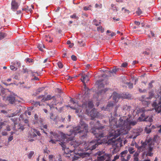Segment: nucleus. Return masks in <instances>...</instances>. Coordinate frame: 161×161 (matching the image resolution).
<instances>
[{
  "instance_id": "7c9ffc66",
  "label": "nucleus",
  "mask_w": 161,
  "mask_h": 161,
  "mask_svg": "<svg viewBox=\"0 0 161 161\" xmlns=\"http://www.w3.org/2000/svg\"><path fill=\"white\" fill-rule=\"evenodd\" d=\"M34 153V152L33 151H31L30 152L28 155V157L29 158L31 159L32 157V156Z\"/></svg>"
},
{
  "instance_id": "e2e57ef3",
  "label": "nucleus",
  "mask_w": 161,
  "mask_h": 161,
  "mask_svg": "<svg viewBox=\"0 0 161 161\" xmlns=\"http://www.w3.org/2000/svg\"><path fill=\"white\" fill-rule=\"evenodd\" d=\"M6 130L7 131H10L11 130L10 127L9 125H8L7 126Z\"/></svg>"
},
{
  "instance_id": "dca6fc26",
  "label": "nucleus",
  "mask_w": 161,
  "mask_h": 161,
  "mask_svg": "<svg viewBox=\"0 0 161 161\" xmlns=\"http://www.w3.org/2000/svg\"><path fill=\"white\" fill-rule=\"evenodd\" d=\"M70 101L71 102V103H72L73 104H75V107H70V106L69 105H68L67 106V107H70L72 109H77V108H78V107H79L76 104L77 103H76L72 99H71L70 100Z\"/></svg>"
},
{
  "instance_id": "2f4dec72",
  "label": "nucleus",
  "mask_w": 161,
  "mask_h": 161,
  "mask_svg": "<svg viewBox=\"0 0 161 161\" xmlns=\"http://www.w3.org/2000/svg\"><path fill=\"white\" fill-rule=\"evenodd\" d=\"M91 7L92 6L91 5H89L88 6H85L83 8V9L86 11L90 10H91Z\"/></svg>"
},
{
  "instance_id": "5701e85b",
  "label": "nucleus",
  "mask_w": 161,
  "mask_h": 161,
  "mask_svg": "<svg viewBox=\"0 0 161 161\" xmlns=\"http://www.w3.org/2000/svg\"><path fill=\"white\" fill-rule=\"evenodd\" d=\"M128 151H129L130 153L131 154H133L135 152L134 148L132 147H129L128 148Z\"/></svg>"
},
{
  "instance_id": "a18cd8bd",
  "label": "nucleus",
  "mask_w": 161,
  "mask_h": 161,
  "mask_svg": "<svg viewBox=\"0 0 161 161\" xmlns=\"http://www.w3.org/2000/svg\"><path fill=\"white\" fill-rule=\"evenodd\" d=\"M130 97V95L129 94H125V95H124V96H123V97L125 99H129V97Z\"/></svg>"
},
{
  "instance_id": "6e6d98bb",
  "label": "nucleus",
  "mask_w": 161,
  "mask_h": 161,
  "mask_svg": "<svg viewBox=\"0 0 161 161\" xmlns=\"http://www.w3.org/2000/svg\"><path fill=\"white\" fill-rule=\"evenodd\" d=\"M140 135V133L138 132H137L136 134V135H135L133 137V139H135L136 138V137Z\"/></svg>"
},
{
  "instance_id": "8fccbe9b",
  "label": "nucleus",
  "mask_w": 161,
  "mask_h": 161,
  "mask_svg": "<svg viewBox=\"0 0 161 161\" xmlns=\"http://www.w3.org/2000/svg\"><path fill=\"white\" fill-rule=\"evenodd\" d=\"M72 59L74 61H76L77 59V57L74 55H72L71 56Z\"/></svg>"
},
{
  "instance_id": "09e8293b",
  "label": "nucleus",
  "mask_w": 161,
  "mask_h": 161,
  "mask_svg": "<svg viewBox=\"0 0 161 161\" xmlns=\"http://www.w3.org/2000/svg\"><path fill=\"white\" fill-rule=\"evenodd\" d=\"M138 90H139V91L140 93L145 92H146V90L145 89H144L143 90H142L141 88H139Z\"/></svg>"
},
{
  "instance_id": "9d476101",
  "label": "nucleus",
  "mask_w": 161,
  "mask_h": 161,
  "mask_svg": "<svg viewBox=\"0 0 161 161\" xmlns=\"http://www.w3.org/2000/svg\"><path fill=\"white\" fill-rule=\"evenodd\" d=\"M145 147L143 146L142 145L141 146L139 147V148H138V151H139V152H136L134 154L133 161H139L138 157L139 156V153L140 152L144 151L145 150Z\"/></svg>"
},
{
  "instance_id": "a211bd4d",
  "label": "nucleus",
  "mask_w": 161,
  "mask_h": 161,
  "mask_svg": "<svg viewBox=\"0 0 161 161\" xmlns=\"http://www.w3.org/2000/svg\"><path fill=\"white\" fill-rule=\"evenodd\" d=\"M89 77L88 75H82V79H81V80L83 83L85 82V81H87L89 80Z\"/></svg>"
},
{
  "instance_id": "58836bf2",
  "label": "nucleus",
  "mask_w": 161,
  "mask_h": 161,
  "mask_svg": "<svg viewBox=\"0 0 161 161\" xmlns=\"http://www.w3.org/2000/svg\"><path fill=\"white\" fill-rule=\"evenodd\" d=\"M145 131L147 134H148L151 132V130L150 128L146 127L145 128Z\"/></svg>"
},
{
  "instance_id": "603ef678",
  "label": "nucleus",
  "mask_w": 161,
  "mask_h": 161,
  "mask_svg": "<svg viewBox=\"0 0 161 161\" xmlns=\"http://www.w3.org/2000/svg\"><path fill=\"white\" fill-rule=\"evenodd\" d=\"M34 130V132L36 133L38 136H40L41 135V134L40 133L39 131H38L36 130Z\"/></svg>"
},
{
  "instance_id": "20e7f679",
  "label": "nucleus",
  "mask_w": 161,
  "mask_h": 161,
  "mask_svg": "<svg viewBox=\"0 0 161 161\" xmlns=\"http://www.w3.org/2000/svg\"><path fill=\"white\" fill-rule=\"evenodd\" d=\"M151 139H149L148 141L147 142H145L142 143V145L146 147L147 144H148V147L147 148V151L146 154V156L152 157L153 156V153L152 152L153 150L155 148L154 145L155 143H157L154 140H153L151 141Z\"/></svg>"
},
{
  "instance_id": "37998d69",
  "label": "nucleus",
  "mask_w": 161,
  "mask_h": 161,
  "mask_svg": "<svg viewBox=\"0 0 161 161\" xmlns=\"http://www.w3.org/2000/svg\"><path fill=\"white\" fill-rule=\"evenodd\" d=\"M153 82V81L152 80L150 83H149L148 84V88H152L153 86L152 85V83Z\"/></svg>"
},
{
  "instance_id": "4c0bfd02",
  "label": "nucleus",
  "mask_w": 161,
  "mask_h": 161,
  "mask_svg": "<svg viewBox=\"0 0 161 161\" xmlns=\"http://www.w3.org/2000/svg\"><path fill=\"white\" fill-rule=\"evenodd\" d=\"M5 121L3 122H0V130H1L3 126H4L5 125Z\"/></svg>"
},
{
  "instance_id": "4468645a",
  "label": "nucleus",
  "mask_w": 161,
  "mask_h": 161,
  "mask_svg": "<svg viewBox=\"0 0 161 161\" xmlns=\"http://www.w3.org/2000/svg\"><path fill=\"white\" fill-rule=\"evenodd\" d=\"M113 99L115 102H117L118 99L120 97L119 95L116 92H114L113 93Z\"/></svg>"
},
{
  "instance_id": "3c124183",
  "label": "nucleus",
  "mask_w": 161,
  "mask_h": 161,
  "mask_svg": "<svg viewBox=\"0 0 161 161\" xmlns=\"http://www.w3.org/2000/svg\"><path fill=\"white\" fill-rule=\"evenodd\" d=\"M10 69L11 70H15L16 69V68L13 65H11L10 67Z\"/></svg>"
},
{
  "instance_id": "9b49d317",
  "label": "nucleus",
  "mask_w": 161,
  "mask_h": 161,
  "mask_svg": "<svg viewBox=\"0 0 161 161\" xmlns=\"http://www.w3.org/2000/svg\"><path fill=\"white\" fill-rule=\"evenodd\" d=\"M152 106L154 108L155 111L157 113H161V100L159 101L158 104L156 102L152 104Z\"/></svg>"
},
{
  "instance_id": "aec40b11",
  "label": "nucleus",
  "mask_w": 161,
  "mask_h": 161,
  "mask_svg": "<svg viewBox=\"0 0 161 161\" xmlns=\"http://www.w3.org/2000/svg\"><path fill=\"white\" fill-rule=\"evenodd\" d=\"M54 97V96H53L52 97H51V95H49L47 96L46 97H43L42 100V102H44L45 101H47L50 100L52 99V98H53Z\"/></svg>"
},
{
  "instance_id": "de8ad7c7",
  "label": "nucleus",
  "mask_w": 161,
  "mask_h": 161,
  "mask_svg": "<svg viewBox=\"0 0 161 161\" xmlns=\"http://www.w3.org/2000/svg\"><path fill=\"white\" fill-rule=\"evenodd\" d=\"M128 65V63L126 62L123 63L121 65V67H126Z\"/></svg>"
},
{
  "instance_id": "a878e982",
  "label": "nucleus",
  "mask_w": 161,
  "mask_h": 161,
  "mask_svg": "<svg viewBox=\"0 0 161 161\" xmlns=\"http://www.w3.org/2000/svg\"><path fill=\"white\" fill-rule=\"evenodd\" d=\"M6 36V34L3 33H0V40H1L4 38Z\"/></svg>"
},
{
  "instance_id": "c9c22d12",
  "label": "nucleus",
  "mask_w": 161,
  "mask_h": 161,
  "mask_svg": "<svg viewBox=\"0 0 161 161\" xmlns=\"http://www.w3.org/2000/svg\"><path fill=\"white\" fill-rule=\"evenodd\" d=\"M57 65L58 68L60 69H61L63 67V65L60 61H59L57 63Z\"/></svg>"
},
{
  "instance_id": "bb28decb",
  "label": "nucleus",
  "mask_w": 161,
  "mask_h": 161,
  "mask_svg": "<svg viewBox=\"0 0 161 161\" xmlns=\"http://www.w3.org/2000/svg\"><path fill=\"white\" fill-rule=\"evenodd\" d=\"M22 10L25 11L26 12H31V8H29L28 6H27L26 8H25L22 9Z\"/></svg>"
},
{
  "instance_id": "5fc2aeb1",
  "label": "nucleus",
  "mask_w": 161,
  "mask_h": 161,
  "mask_svg": "<svg viewBox=\"0 0 161 161\" xmlns=\"http://www.w3.org/2000/svg\"><path fill=\"white\" fill-rule=\"evenodd\" d=\"M13 139V136L12 135H10V136L8 139V142H9L11 141Z\"/></svg>"
},
{
  "instance_id": "c756f323",
  "label": "nucleus",
  "mask_w": 161,
  "mask_h": 161,
  "mask_svg": "<svg viewBox=\"0 0 161 161\" xmlns=\"http://www.w3.org/2000/svg\"><path fill=\"white\" fill-rule=\"evenodd\" d=\"M128 86V88L129 89H132L133 87V84L130 82H126L125 83Z\"/></svg>"
},
{
  "instance_id": "f257e3e1",
  "label": "nucleus",
  "mask_w": 161,
  "mask_h": 161,
  "mask_svg": "<svg viewBox=\"0 0 161 161\" xmlns=\"http://www.w3.org/2000/svg\"><path fill=\"white\" fill-rule=\"evenodd\" d=\"M111 117L109 119V137L108 143L112 145H117L119 142V138L116 139L120 135H125L128 133L130 130L131 126L136 125L137 122L136 120H133L130 115L127 116H123L120 118L119 120L112 116V113H110Z\"/></svg>"
},
{
  "instance_id": "ea45409f",
  "label": "nucleus",
  "mask_w": 161,
  "mask_h": 161,
  "mask_svg": "<svg viewBox=\"0 0 161 161\" xmlns=\"http://www.w3.org/2000/svg\"><path fill=\"white\" fill-rule=\"evenodd\" d=\"M78 43L80 46H83L84 45V43L82 40H80L78 42Z\"/></svg>"
},
{
  "instance_id": "c85d7f7f",
  "label": "nucleus",
  "mask_w": 161,
  "mask_h": 161,
  "mask_svg": "<svg viewBox=\"0 0 161 161\" xmlns=\"http://www.w3.org/2000/svg\"><path fill=\"white\" fill-rule=\"evenodd\" d=\"M18 127L16 129L17 130H23L25 128L24 126L20 124H19L18 125Z\"/></svg>"
},
{
  "instance_id": "c03bdc74",
  "label": "nucleus",
  "mask_w": 161,
  "mask_h": 161,
  "mask_svg": "<svg viewBox=\"0 0 161 161\" xmlns=\"http://www.w3.org/2000/svg\"><path fill=\"white\" fill-rule=\"evenodd\" d=\"M22 72V73L23 74L28 73V71L27 69H26L23 68V69Z\"/></svg>"
},
{
  "instance_id": "2eb2a0df",
  "label": "nucleus",
  "mask_w": 161,
  "mask_h": 161,
  "mask_svg": "<svg viewBox=\"0 0 161 161\" xmlns=\"http://www.w3.org/2000/svg\"><path fill=\"white\" fill-rule=\"evenodd\" d=\"M50 133L52 135L51 136V138H55L56 140V141H59L58 140V138L60 136L57 133L53 132L52 131L50 132Z\"/></svg>"
},
{
  "instance_id": "69168bd1",
  "label": "nucleus",
  "mask_w": 161,
  "mask_h": 161,
  "mask_svg": "<svg viewBox=\"0 0 161 161\" xmlns=\"http://www.w3.org/2000/svg\"><path fill=\"white\" fill-rule=\"evenodd\" d=\"M135 147L137 148V150H138V148H139V146L137 144V143L136 142L135 143Z\"/></svg>"
},
{
  "instance_id": "b1692460",
  "label": "nucleus",
  "mask_w": 161,
  "mask_h": 161,
  "mask_svg": "<svg viewBox=\"0 0 161 161\" xmlns=\"http://www.w3.org/2000/svg\"><path fill=\"white\" fill-rule=\"evenodd\" d=\"M59 143L62 147L63 150H64L66 148L65 142H60V143Z\"/></svg>"
},
{
  "instance_id": "72a5a7b5",
  "label": "nucleus",
  "mask_w": 161,
  "mask_h": 161,
  "mask_svg": "<svg viewBox=\"0 0 161 161\" xmlns=\"http://www.w3.org/2000/svg\"><path fill=\"white\" fill-rule=\"evenodd\" d=\"M70 17L71 18L75 19H79L78 17L76 16L75 14H74L72 15H70Z\"/></svg>"
},
{
  "instance_id": "a19ab883",
  "label": "nucleus",
  "mask_w": 161,
  "mask_h": 161,
  "mask_svg": "<svg viewBox=\"0 0 161 161\" xmlns=\"http://www.w3.org/2000/svg\"><path fill=\"white\" fill-rule=\"evenodd\" d=\"M50 36L49 35H48L46 36V37L45 38H46L45 40L46 41H48L49 42H52V39H50L49 40H48V38H50Z\"/></svg>"
},
{
  "instance_id": "f03ea898",
  "label": "nucleus",
  "mask_w": 161,
  "mask_h": 161,
  "mask_svg": "<svg viewBox=\"0 0 161 161\" xmlns=\"http://www.w3.org/2000/svg\"><path fill=\"white\" fill-rule=\"evenodd\" d=\"M95 122H91L90 125L92 127L91 132L94 134L97 139L94 140L89 142H85L83 144V151H88V152L86 153V154L89 155V153L95 149L98 146L102 143L98 142L99 140L104 136L102 132L100 130L105 128L104 126L101 125L99 121H97L96 124Z\"/></svg>"
},
{
  "instance_id": "052dcab7",
  "label": "nucleus",
  "mask_w": 161,
  "mask_h": 161,
  "mask_svg": "<svg viewBox=\"0 0 161 161\" xmlns=\"http://www.w3.org/2000/svg\"><path fill=\"white\" fill-rule=\"evenodd\" d=\"M134 23L137 26L139 25L140 24V23L139 22L137 21H134Z\"/></svg>"
},
{
  "instance_id": "ddd939ff",
  "label": "nucleus",
  "mask_w": 161,
  "mask_h": 161,
  "mask_svg": "<svg viewBox=\"0 0 161 161\" xmlns=\"http://www.w3.org/2000/svg\"><path fill=\"white\" fill-rule=\"evenodd\" d=\"M138 113H141V116L138 118V119L140 121H143V119L145 117V111L143 109L141 108L137 111Z\"/></svg>"
},
{
  "instance_id": "412c9836",
  "label": "nucleus",
  "mask_w": 161,
  "mask_h": 161,
  "mask_svg": "<svg viewBox=\"0 0 161 161\" xmlns=\"http://www.w3.org/2000/svg\"><path fill=\"white\" fill-rule=\"evenodd\" d=\"M11 120L14 122V126L13 127V129L14 130H16L15 129L16 128V125L18 124L16 122V121L17 120V119L16 118H12L11 119Z\"/></svg>"
},
{
  "instance_id": "cd10ccee",
  "label": "nucleus",
  "mask_w": 161,
  "mask_h": 161,
  "mask_svg": "<svg viewBox=\"0 0 161 161\" xmlns=\"http://www.w3.org/2000/svg\"><path fill=\"white\" fill-rule=\"evenodd\" d=\"M37 47L41 51H43V48L44 47V46L43 44H39Z\"/></svg>"
},
{
  "instance_id": "774afa93",
  "label": "nucleus",
  "mask_w": 161,
  "mask_h": 161,
  "mask_svg": "<svg viewBox=\"0 0 161 161\" xmlns=\"http://www.w3.org/2000/svg\"><path fill=\"white\" fill-rule=\"evenodd\" d=\"M53 155H50L49 156V158L50 160H52V158L53 157Z\"/></svg>"
},
{
  "instance_id": "13d9d810",
  "label": "nucleus",
  "mask_w": 161,
  "mask_h": 161,
  "mask_svg": "<svg viewBox=\"0 0 161 161\" xmlns=\"http://www.w3.org/2000/svg\"><path fill=\"white\" fill-rule=\"evenodd\" d=\"M26 61L27 62H28L29 63H31L33 62V60L29 58H27L26 59Z\"/></svg>"
},
{
  "instance_id": "f704fd0d",
  "label": "nucleus",
  "mask_w": 161,
  "mask_h": 161,
  "mask_svg": "<svg viewBox=\"0 0 161 161\" xmlns=\"http://www.w3.org/2000/svg\"><path fill=\"white\" fill-rule=\"evenodd\" d=\"M119 70V68H115L113 69L110 71V73H115L117 72Z\"/></svg>"
},
{
  "instance_id": "423d86ee",
  "label": "nucleus",
  "mask_w": 161,
  "mask_h": 161,
  "mask_svg": "<svg viewBox=\"0 0 161 161\" xmlns=\"http://www.w3.org/2000/svg\"><path fill=\"white\" fill-rule=\"evenodd\" d=\"M77 105L79 107H81L83 108L88 109L90 110V109L92 108L93 106V103L92 101H87L86 99L83 100L82 104L79 103L78 102L76 103Z\"/></svg>"
},
{
  "instance_id": "6ab92c4d",
  "label": "nucleus",
  "mask_w": 161,
  "mask_h": 161,
  "mask_svg": "<svg viewBox=\"0 0 161 161\" xmlns=\"http://www.w3.org/2000/svg\"><path fill=\"white\" fill-rule=\"evenodd\" d=\"M15 99V97L14 96L12 95L9 96L7 98V100L11 104H13L14 102Z\"/></svg>"
},
{
  "instance_id": "473e14b6",
  "label": "nucleus",
  "mask_w": 161,
  "mask_h": 161,
  "mask_svg": "<svg viewBox=\"0 0 161 161\" xmlns=\"http://www.w3.org/2000/svg\"><path fill=\"white\" fill-rule=\"evenodd\" d=\"M93 22L94 23V25L97 26H98L101 24V22H99L98 23L96 19H94L93 20Z\"/></svg>"
},
{
  "instance_id": "39448f33",
  "label": "nucleus",
  "mask_w": 161,
  "mask_h": 161,
  "mask_svg": "<svg viewBox=\"0 0 161 161\" xmlns=\"http://www.w3.org/2000/svg\"><path fill=\"white\" fill-rule=\"evenodd\" d=\"M104 152L103 151H99L95 154V156L97 157V161H110L111 154H104Z\"/></svg>"
},
{
  "instance_id": "1a4fd4ad",
  "label": "nucleus",
  "mask_w": 161,
  "mask_h": 161,
  "mask_svg": "<svg viewBox=\"0 0 161 161\" xmlns=\"http://www.w3.org/2000/svg\"><path fill=\"white\" fill-rule=\"evenodd\" d=\"M128 151L127 150L122 152L120 154L121 161H128L131 158V155L127 154Z\"/></svg>"
},
{
  "instance_id": "7ed1b4c3",
  "label": "nucleus",
  "mask_w": 161,
  "mask_h": 161,
  "mask_svg": "<svg viewBox=\"0 0 161 161\" xmlns=\"http://www.w3.org/2000/svg\"><path fill=\"white\" fill-rule=\"evenodd\" d=\"M71 134L68 135L69 136H73L70 138H68L69 141L73 139L74 136L78 134L79 137L83 139L87 137V133L88 132V125L84 121L80 120V124L76 127L74 128L73 130H70Z\"/></svg>"
},
{
  "instance_id": "864d4df0",
  "label": "nucleus",
  "mask_w": 161,
  "mask_h": 161,
  "mask_svg": "<svg viewBox=\"0 0 161 161\" xmlns=\"http://www.w3.org/2000/svg\"><path fill=\"white\" fill-rule=\"evenodd\" d=\"M119 158V155H117L114 157V159L112 160V161H115V160L118 159Z\"/></svg>"
},
{
  "instance_id": "e433bc0d",
  "label": "nucleus",
  "mask_w": 161,
  "mask_h": 161,
  "mask_svg": "<svg viewBox=\"0 0 161 161\" xmlns=\"http://www.w3.org/2000/svg\"><path fill=\"white\" fill-rule=\"evenodd\" d=\"M119 107V106L117 105L116 106H115V109H114V115L116 116L118 115V114H117V109Z\"/></svg>"
},
{
  "instance_id": "49530a36",
  "label": "nucleus",
  "mask_w": 161,
  "mask_h": 161,
  "mask_svg": "<svg viewBox=\"0 0 161 161\" xmlns=\"http://www.w3.org/2000/svg\"><path fill=\"white\" fill-rule=\"evenodd\" d=\"M56 141V139H55V140H53V138H51V140L49 141V142H51L52 143H53V144H55L56 143V141Z\"/></svg>"
},
{
  "instance_id": "0e129e2a",
  "label": "nucleus",
  "mask_w": 161,
  "mask_h": 161,
  "mask_svg": "<svg viewBox=\"0 0 161 161\" xmlns=\"http://www.w3.org/2000/svg\"><path fill=\"white\" fill-rule=\"evenodd\" d=\"M45 96L44 95H42L41 96H40L38 97V99H40L41 98H43V97H44Z\"/></svg>"
},
{
  "instance_id": "79ce46f5",
  "label": "nucleus",
  "mask_w": 161,
  "mask_h": 161,
  "mask_svg": "<svg viewBox=\"0 0 161 161\" xmlns=\"http://www.w3.org/2000/svg\"><path fill=\"white\" fill-rule=\"evenodd\" d=\"M136 13L138 15H140L142 14V12L141 11V9L139 8H138L137 9V11H136Z\"/></svg>"
},
{
  "instance_id": "680f3d73",
  "label": "nucleus",
  "mask_w": 161,
  "mask_h": 161,
  "mask_svg": "<svg viewBox=\"0 0 161 161\" xmlns=\"http://www.w3.org/2000/svg\"><path fill=\"white\" fill-rule=\"evenodd\" d=\"M113 20L115 21H119L120 20V19L119 18H116L115 17H114V18H113Z\"/></svg>"
},
{
  "instance_id": "4be33fe9",
  "label": "nucleus",
  "mask_w": 161,
  "mask_h": 161,
  "mask_svg": "<svg viewBox=\"0 0 161 161\" xmlns=\"http://www.w3.org/2000/svg\"><path fill=\"white\" fill-rule=\"evenodd\" d=\"M143 121H148L151 122L153 121V119L151 117L147 116L145 118L143 119H142Z\"/></svg>"
},
{
  "instance_id": "bf43d9fd",
  "label": "nucleus",
  "mask_w": 161,
  "mask_h": 161,
  "mask_svg": "<svg viewBox=\"0 0 161 161\" xmlns=\"http://www.w3.org/2000/svg\"><path fill=\"white\" fill-rule=\"evenodd\" d=\"M2 134L3 136H6L7 135V132L5 131H3L2 132Z\"/></svg>"
},
{
  "instance_id": "0eeeda50",
  "label": "nucleus",
  "mask_w": 161,
  "mask_h": 161,
  "mask_svg": "<svg viewBox=\"0 0 161 161\" xmlns=\"http://www.w3.org/2000/svg\"><path fill=\"white\" fill-rule=\"evenodd\" d=\"M83 142L80 143L77 142H73L71 144V146H73L74 147V151L75 153L77 151H82L83 152Z\"/></svg>"
},
{
  "instance_id": "4d7b16f0",
  "label": "nucleus",
  "mask_w": 161,
  "mask_h": 161,
  "mask_svg": "<svg viewBox=\"0 0 161 161\" xmlns=\"http://www.w3.org/2000/svg\"><path fill=\"white\" fill-rule=\"evenodd\" d=\"M47 105H48L49 107H50V109H52V108H54V104H48Z\"/></svg>"
},
{
  "instance_id": "393cba45",
  "label": "nucleus",
  "mask_w": 161,
  "mask_h": 161,
  "mask_svg": "<svg viewBox=\"0 0 161 161\" xmlns=\"http://www.w3.org/2000/svg\"><path fill=\"white\" fill-rule=\"evenodd\" d=\"M97 30L98 31L101 32L102 33L104 31V29L101 25H100L99 26L97 27Z\"/></svg>"
},
{
  "instance_id": "f8f14e48",
  "label": "nucleus",
  "mask_w": 161,
  "mask_h": 161,
  "mask_svg": "<svg viewBox=\"0 0 161 161\" xmlns=\"http://www.w3.org/2000/svg\"><path fill=\"white\" fill-rule=\"evenodd\" d=\"M19 5L16 2L15 0H12L11 3V9L14 11L17 9Z\"/></svg>"
},
{
  "instance_id": "338daca9",
  "label": "nucleus",
  "mask_w": 161,
  "mask_h": 161,
  "mask_svg": "<svg viewBox=\"0 0 161 161\" xmlns=\"http://www.w3.org/2000/svg\"><path fill=\"white\" fill-rule=\"evenodd\" d=\"M14 78L16 80H18L19 79L18 76L17 75H14Z\"/></svg>"
},
{
  "instance_id": "6e6552de",
  "label": "nucleus",
  "mask_w": 161,
  "mask_h": 161,
  "mask_svg": "<svg viewBox=\"0 0 161 161\" xmlns=\"http://www.w3.org/2000/svg\"><path fill=\"white\" fill-rule=\"evenodd\" d=\"M86 114L91 117V119L93 120L96 118H97L99 116V113L97 112L95 109H92L91 111L89 110L88 109H86Z\"/></svg>"
},
{
  "instance_id": "f3484780",
  "label": "nucleus",
  "mask_w": 161,
  "mask_h": 161,
  "mask_svg": "<svg viewBox=\"0 0 161 161\" xmlns=\"http://www.w3.org/2000/svg\"><path fill=\"white\" fill-rule=\"evenodd\" d=\"M114 103L111 102H108L106 108L105 110H108L110 108H113L114 106Z\"/></svg>"
}]
</instances>
